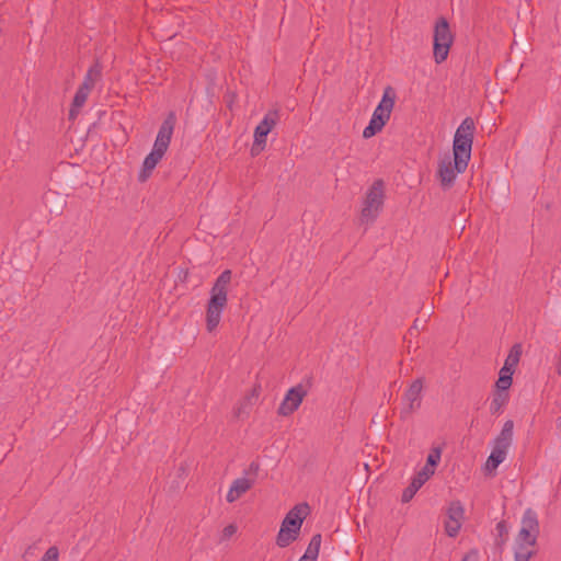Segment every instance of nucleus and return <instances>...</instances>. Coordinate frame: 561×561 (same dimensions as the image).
I'll return each mask as SVG.
<instances>
[{
	"label": "nucleus",
	"mask_w": 561,
	"mask_h": 561,
	"mask_svg": "<svg viewBox=\"0 0 561 561\" xmlns=\"http://www.w3.org/2000/svg\"><path fill=\"white\" fill-rule=\"evenodd\" d=\"M231 278L232 272L225 270L210 288L206 307V329L208 332H213L220 323L221 314L228 304V289Z\"/></svg>",
	"instance_id": "f257e3e1"
},
{
	"label": "nucleus",
	"mask_w": 561,
	"mask_h": 561,
	"mask_svg": "<svg viewBox=\"0 0 561 561\" xmlns=\"http://www.w3.org/2000/svg\"><path fill=\"white\" fill-rule=\"evenodd\" d=\"M175 122L176 117L172 112L169 113L162 122L158 130L153 148L144 160L140 180L145 181L165 154L172 139Z\"/></svg>",
	"instance_id": "f03ea898"
},
{
	"label": "nucleus",
	"mask_w": 561,
	"mask_h": 561,
	"mask_svg": "<svg viewBox=\"0 0 561 561\" xmlns=\"http://www.w3.org/2000/svg\"><path fill=\"white\" fill-rule=\"evenodd\" d=\"M474 129V122L471 117H466L456 129L453 154L459 169H467L470 161Z\"/></svg>",
	"instance_id": "7ed1b4c3"
},
{
	"label": "nucleus",
	"mask_w": 561,
	"mask_h": 561,
	"mask_svg": "<svg viewBox=\"0 0 561 561\" xmlns=\"http://www.w3.org/2000/svg\"><path fill=\"white\" fill-rule=\"evenodd\" d=\"M309 513L307 503L295 505L282 522L280 529L276 537V545L286 548L297 540L302 523Z\"/></svg>",
	"instance_id": "20e7f679"
},
{
	"label": "nucleus",
	"mask_w": 561,
	"mask_h": 561,
	"mask_svg": "<svg viewBox=\"0 0 561 561\" xmlns=\"http://www.w3.org/2000/svg\"><path fill=\"white\" fill-rule=\"evenodd\" d=\"M385 204V184L382 180H376L367 190L359 220L362 224L371 225L376 221Z\"/></svg>",
	"instance_id": "39448f33"
},
{
	"label": "nucleus",
	"mask_w": 561,
	"mask_h": 561,
	"mask_svg": "<svg viewBox=\"0 0 561 561\" xmlns=\"http://www.w3.org/2000/svg\"><path fill=\"white\" fill-rule=\"evenodd\" d=\"M396 102V93L391 87H387L378 106L375 108L368 126L363 130V137L368 139L381 131L390 115Z\"/></svg>",
	"instance_id": "423d86ee"
},
{
	"label": "nucleus",
	"mask_w": 561,
	"mask_h": 561,
	"mask_svg": "<svg viewBox=\"0 0 561 561\" xmlns=\"http://www.w3.org/2000/svg\"><path fill=\"white\" fill-rule=\"evenodd\" d=\"M454 36L445 18H439L434 27L433 53L436 64H442L448 57Z\"/></svg>",
	"instance_id": "0eeeda50"
},
{
	"label": "nucleus",
	"mask_w": 561,
	"mask_h": 561,
	"mask_svg": "<svg viewBox=\"0 0 561 561\" xmlns=\"http://www.w3.org/2000/svg\"><path fill=\"white\" fill-rule=\"evenodd\" d=\"M260 465L255 461L251 462L249 468L244 471L243 477L236 479L226 495L228 503H233L245 494L255 483L256 474L259 472Z\"/></svg>",
	"instance_id": "6e6552de"
},
{
	"label": "nucleus",
	"mask_w": 561,
	"mask_h": 561,
	"mask_svg": "<svg viewBox=\"0 0 561 561\" xmlns=\"http://www.w3.org/2000/svg\"><path fill=\"white\" fill-rule=\"evenodd\" d=\"M540 527L537 513L527 508L522 517L520 529L516 536L517 541L536 545L539 536Z\"/></svg>",
	"instance_id": "1a4fd4ad"
},
{
	"label": "nucleus",
	"mask_w": 561,
	"mask_h": 561,
	"mask_svg": "<svg viewBox=\"0 0 561 561\" xmlns=\"http://www.w3.org/2000/svg\"><path fill=\"white\" fill-rule=\"evenodd\" d=\"M465 520V507L459 500L451 501L446 510V519L444 528L447 536L455 538L462 526Z\"/></svg>",
	"instance_id": "9d476101"
},
{
	"label": "nucleus",
	"mask_w": 561,
	"mask_h": 561,
	"mask_svg": "<svg viewBox=\"0 0 561 561\" xmlns=\"http://www.w3.org/2000/svg\"><path fill=\"white\" fill-rule=\"evenodd\" d=\"M308 391L306 387L301 383L291 387L285 394L283 401L280 402L277 413L282 416H289L295 411L298 410L304 399L306 398Z\"/></svg>",
	"instance_id": "9b49d317"
},
{
	"label": "nucleus",
	"mask_w": 561,
	"mask_h": 561,
	"mask_svg": "<svg viewBox=\"0 0 561 561\" xmlns=\"http://www.w3.org/2000/svg\"><path fill=\"white\" fill-rule=\"evenodd\" d=\"M278 119V110H271L264 115L263 119L254 129V144L252 147V154H254L255 146H261L262 148H264V146L266 145V137L271 133V130L276 126Z\"/></svg>",
	"instance_id": "f8f14e48"
},
{
	"label": "nucleus",
	"mask_w": 561,
	"mask_h": 561,
	"mask_svg": "<svg viewBox=\"0 0 561 561\" xmlns=\"http://www.w3.org/2000/svg\"><path fill=\"white\" fill-rule=\"evenodd\" d=\"M465 171L466 169L458 168L455 159L454 162H451L450 158H445L438 163L437 178L440 182V185L444 188H448L454 185L457 175Z\"/></svg>",
	"instance_id": "ddd939ff"
},
{
	"label": "nucleus",
	"mask_w": 561,
	"mask_h": 561,
	"mask_svg": "<svg viewBox=\"0 0 561 561\" xmlns=\"http://www.w3.org/2000/svg\"><path fill=\"white\" fill-rule=\"evenodd\" d=\"M261 393V386L254 385L250 391L245 393L234 410L237 417L248 416L252 407L256 404Z\"/></svg>",
	"instance_id": "4468645a"
},
{
	"label": "nucleus",
	"mask_w": 561,
	"mask_h": 561,
	"mask_svg": "<svg viewBox=\"0 0 561 561\" xmlns=\"http://www.w3.org/2000/svg\"><path fill=\"white\" fill-rule=\"evenodd\" d=\"M422 388V381L416 379L404 393V400L408 402L411 411L420 407Z\"/></svg>",
	"instance_id": "2eb2a0df"
},
{
	"label": "nucleus",
	"mask_w": 561,
	"mask_h": 561,
	"mask_svg": "<svg viewBox=\"0 0 561 561\" xmlns=\"http://www.w3.org/2000/svg\"><path fill=\"white\" fill-rule=\"evenodd\" d=\"M90 93L91 92L85 89L78 88V90L73 96L71 107L69 110V119L77 118L81 108L84 106Z\"/></svg>",
	"instance_id": "dca6fc26"
},
{
	"label": "nucleus",
	"mask_w": 561,
	"mask_h": 561,
	"mask_svg": "<svg viewBox=\"0 0 561 561\" xmlns=\"http://www.w3.org/2000/svg\"><path fill=\"white\" fill-rule=\"evenodd\" d=\"M535 546L515 540L514 561H529L536 553Z\"/></svg>",
	"instance_id": "f3484780"
},
{
	"label": "nucleus",
	"mask_w": 561,
	"mask_h": 561,
	"mask_svg": "<svg viewBox=\"0 0 561 561\" xmlns=\"http://www.w3.org/2000/svg\"><path fill=\"white\" fill-rule=\"evenodd\" d=\"M508 400V392L495 390L492 394V399L490 402V412L492 414H500L503 411V409L507 405Z\"/></svg>",
	"instance_id": "a211bd4d"
},
{
	"label": "nucleus",
	"mask_w": 561,
	"mask_h": 561,
	"mask_svg": "<svg viewBox=\"0 0 561 561\" xmlns=\"http://www.w3.org/2000/svg\"><path fill=\"white\" fill-rule=\"evenodd\" d=\"M100 77H101V67L98 64H95L88 69V71L83 78V81L79 88L85 89L91 92L93 90L96 81L100 79Z\"/></svg>",
	"instance_id": "6ab92c4d"
},
{
	"label": "nucleus",
	"mask_w": 561,
	"mask_h": 561,
	"mask_svg": "<svg viewBox=\"0 0 561 561\" xmlns=\"http://www.w3.org/2000/svg\"><path fill=\"white\" fill-rule=\"evenodd\" d=\"M321 546V535L312 536L305 554L301 558H308L309 561H317Z\"/></svg>",
	"instance_id": "aec40b11"
},
{
	"label": "nucleus",
	"mask_w": 561,
	"mask_h": 561,
	"mask_svg": "<svg viewBox=\"0 0 561 561\" xmlns=\"http://www.w3.org/2000/svg\"><path fill=\"white\" fill-rule=\"evenodd\" d=\"M520 355H522L520 345H518V344L514 345L511 348L507 357L505 358L504 366L510 367L513 370H515L516 366L519 363Z\"/></svg>",
	"instance_id": "412c9836"
},
{
	"label": "nucleus",
	"mask_w": 561,
	"mask_h": 561,
	"mask_svg": "<svg viewBox=\"0 0 561 561\" xmlns=\"http://www.w3.org/2000/svg\"><path fill=\"white\" fill-rule=\"evenodd\" d=\"M506 458V455L502 454V451H495L492 449L485 467L488 470L492 471L495 470Z\"/></svg>",
	"instance_id": "4be33fe9"
},
{
	"label": "nucleus",
	"mask_w": 561,
	"mask_h": 561,
	"mask_svg": "<svg viewBox=\"0 0 561 561\" xmlns=\"http://www.w3.org/2000/svg\"><path fill=\"white\" fill-rule=\"evenodd\" d=\"M513 430L514 422L512 420H507L502 427L501 433L496 436L497 439L505 440L512 444L513 442Z\"/></svg>",
	"instance_id": "5701e85b"
},
{
	"label": "nucleus",
	"mask_w": 561,
	"mask_h": 561,
	"mask_svg": "<svg viewBox=\"0 0 561 561\" xmlns=\"http://www.w3.org/2000/svg\"><path fill=\"white\" fill-rule=\"evenodd\" d=\"M442 453H443L442 447H439V446L432 447L430 450V454L427 455V458H426V465H428V467L436 468L437 465L440 462Z\"/></svg>",
	"instance_id": "b1692460"
},
{
	"label": "nucleus",
	"mask_w": 561,
	"mask_h": 561,
	"mask_svg": "<svg viewBox=\"0 0 561 561\" xmlns=\"http://www.w3.org/2000/svg\"><path fill=\"white\" fill-rule=\"evenodd\" d=\"M420 489V486H417L414 482L411 481V483L402 492V502H410Z\"/></svg>",
	"instance_id": "393cba45"
},
{
	"label": "nucleus",
	"mask_w": 561,
	"mask_h": 561,
	"mask_svg": "<svg viewBox=\"0 0 561 561\" xmlns=\"http://www.w3.org/2000/svg\"><path fill=\"white\" fill-rule=\"evenodd\" d=\"M512 383H513V378L499 376V378L495 382V388L499 391L508 392V389L511 388Z\"/></svg>",
	"instance_id": "a878e982"
},
{
	"label": "nucleus",
	"mask_w": 561,
	"mask_h": 561,
	"mask_svg": "<svg viewBox=\"0 0 561 561\" xmlns=\"http://www.w3.org/2000/svg\"><path fill=\"white\" fill-rule=\"evenodd\" d=\"M237 530L238 528L234 524L227 525L221 531L220 541L229 540L233 535H236Z\"/></svg>",
	"instance_id": "bb28decb"
},
{
	"label": "nucleus",
	"mask_w": 561,
	"mask_h": 561,
	"mask_svg": "<svg viewBox=\"0 0 561 561\" xmlns=\"http://www.w3.org/2000/svg\"><path fill=\"white\" fill-rule=\"evenodd\" d=\"M59 551L57 547H50L46 550L41 561H58Z\"/></svg>",
	"instance_id": "cd10ccee"
},
{
	"label": "nucleus",
	"mask_w": 561,
	"mask_h": 561,
	"mask_svg": "<svg viewBox=\"0 0 561 561\" xmlns=\"http://www.w3.org/2000/svg\"><path fill=\"white\" fill-rule=\"evenodd\" d=\"M511 445L512 444L508 443V442L495 438L494 439V445H493L492 449L495 450V451H502V454L507 455V451H508V448H510Z\"/></svg>",
	"instance_id": "c85d7f7f"
},
{
	"label": "nucleus",
	"mask_w": 561,
	"mask_h": 561,
	"mask_svg": "<svg viewBox=\"0 0 561 561\" xmlns=\"http://www.w3.org/2000/svg\"><path fill=\"white\" fill-rule=\"evenodd\" d=\"M430 479L431 478L427 477L426 473L419 470L411 481L414 482L417 486L422 488Z\"/></svg>",
	"instance_id": "c756f323"
},
{
	"label": "nucleus",
	"mask_w": 561,
	"mask_h": 561,
	"mask_svg": "<svg viewBox=\"0 0 561 561\" xmlns=\"http://www.w3.org/2000/svg\"><path fill=\"white\" fill-rule=\"evenodd\" d=\"M496 531L502 538L507 536L508 530L505 520H501L496 524Z\"/></svg>",
	"instance_id": "7c9ffc66"
},
{
	"label": "nucleus",
	"mask_w": 561,
	"mask_h": 561,
	"mask_svg": "<svg viewBox=\"0 0 561 561\" xmlns=\"http://www.w3.org/2000/svg\"><path fill=\"white\" fill-rule=\"evenodd\" d=\"M514 371L512 368L506 367L503 365V367L500 369L499 376H504L508 378H513Z\"/></svg>",
	"instance_id": "2f4dec72"
},
{
	"label": "nucleus",
	"mask_w": 561,
	"mask_h": 561,
	"mask_svg": "<svg viewBox=\"0 0 561 561\" xmlns=\"http://www.w3.org/2000/svg\"><path fill=\"white\" fill-rule=\"evenodd\" d=\"M462 561H478V551L471 550L462 558Z\"/></svg>",
	"instance_id": "473e14b6"
},
{
	"label": "nucleus",
	"mask_w": 561,
	"mask_h": 561,
	"mask_svg": "<svg viewBox=\"0 0 561 561\" xmlns=\"http://www.w3.org/2000/svg\"><path fill=\"white\" fill-rule=\"evenodd\" d=\"M435 470H436V468H434V467H428V465H426V463H425V466L421 469V471H423L424 473H426V474H427V477H430V478H431L432 476H434Z\"/></svg>",
	"instance_id": "72a5a7b5"
},
{
	"label": "nucleus",
	"mask_w": 561,
	"mask_h": 561,
	"mask_svg": "<svg viewBox=\"0 0 561 561\" xmlns=\"http://www.w3.org/2000/svg\"><path fill=\"white\" fill-rule=\"evenodd\" d=\"M557 373L561 376V351H560V356H559V359L557 363Z\"/></svg>",
	"instance_id": "f704fd0d"
}]
</instances>
